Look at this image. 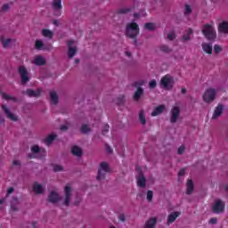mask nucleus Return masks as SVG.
<instances>
[{
    "label": "nucleus",
    "instance_id": "c03bdc74",
    "mask_svg": "<svg viewBox=\"0 0 228 228\" xmlns=\"http://www.w3.org/2000/svg\"><path fill=\"white\" fill-rule=\"evenodd\" d=\"M191 13V7L189 4H185L184 15H189Z\"/></svg>",
    "mask_w": 228,
    "mask_h": 228
},
{
    "label": "nucleus",
    "instance_id": "f3484780",
    "mask_svg": "<svg viewBox=\"0 0 228 228\" xmlns=\"http://www.w3.org/2000/svg\"><path fill=\"white\" fill-rule=\"evenodd\" d=\"M64 191H65V200H64V204L65 206H69L70 205V186L67 185L64 188Z\"/></svg>",
    "mask_w": 228,
    "mask_h": 228
},
{
    "label": "nucleus",
    "instance_id": "6ab92c4d",
    "mask_svg": "<svg viewBox=\"0 0 228 228\" xmlns=\"http://www.w3.org/2000/svg\"><path fill=\"white\" fill-rule=\"evenodd\" d=\"M143 94H144L143 88H142L141 86L137 87L133 97L134 101H135V102H138V101L142 99V96L143 95Z\"/></svg>",
    "mask_w": 228,
    "mask_h": 228
},
{
    "label": "nucleus",
    "instance_id": "338daca9",
    "mask_svg": "<svg viewBox=\"0 0 228 228\" xmlns=\"http://www.w3.org/2000/svg\"><path fill=\"white\" fill-rule=\"evenodd\" d=\"M224 190L228 191V184L225 185Z\"/></svg>",
    "mask_w": 228,
    "mask_h": 228
},
{
    "label": "nucleus",
    "instance_id": "58836bf2",
    "mask_svg": "<svg viewBox=\"0 0 228 228\" xmlns=\"http://www.w3.org/2000/svg\"><path fill=\"white\" fill-rule=\"evenodd\" d=\"M156 86H158V83L156 82V79L150 81V83H149L150 88L154 89V88H156Z\"/></svg>",
    "mask_w": 228,
    "mask_h": 228
},
{
    "label": "nucleus",
    "instance_id": "4d7b16f0",
    "mask_svg": "<svg viewBox=\"0 0 228 228\" xmlns=\"http://www.w3.org/2000/svg\"><path fill=\"white\" fill-rule=\"evenodd\" d=\"M67 129H69V127L65 125L61 126V131H67Z\"/></svg>",
    "mask_w": 228,
    "mask_h": 228
},
{
    "label": "nucleus",
    "instance_id": "69168bd1",
    "mask_svg": "<svg viewBox=\"0 0 228 228\" xmlns=\"http://www.w3.org/2000/svg\"><path fill=\"white\" fill-rule=\"evenodd\" d=\"M53 24H54L55 26H58V20H53Z\"/></svg>",
    "mask_w": 228,
    "mask_h": 228
},
{
    "label": "nucleus",
    "instance_id": "a211bd4d",
    "mask_svg": "<svg viewBox=\"0 0 228 228\" xmlns=\"http://www.w3.org/2000/svg\"><path fill=\"white\" fill-rule=\"evenodd\" d=\"M42 94V89H37V91L33 89H27L26 94L28 97H40V94Z\"/></svg>",
    "mask_w": 228,
    "mask_h": 228
},
{
    "label": "nucleus",
    "instance_id": "864d4df0",
    "mask_svg": "<svg viewBox=\"0 0 228 228\" xmlns=\"http://www.w3.org/2000/svg\"><path fill=\"white\" fill-rule=\"evenodd\" d=\"M106 151L107 152H109V154H111L113 152V150H111V147H110V145H106Z\"/></svg>",
    "mask_w": 228,
    "mask_h": 228
},
{
    "label": "nucleus",
    "instance_id": "5fc2aeb1",
    "mask_svg": "<svg viewBox=\"0 0 228 228\" xmlns=\"http://www.w3.org/2000/svg\"><path fill=\"white\" fill-rule=\"evenodd\" d=\"M13 191H14L13 187H10V188L7 190V195H11V193H13Z\"/></svg>",
    "mask_w": 228,
    "mask_h": 228
},
{
    "label": "nucleus",
    "instance_id": "f257e3e1",
    "mask_svg": "<svg viewBox=\"0 0 228 228\" xmlns=\"http://www.w3.org/2000/svg\"><path fill=\"white\" fill-rule=\"evenodd\" d=\"M140 33V28L136 24V22H131L126 24V35L128 38H132L134 40V45H137L138 40H136V37Z\"/></svg>",
    "mask_w": 228,
    "mask_h": 228
},
{
    "label": "nucleus",
    "instance_id": "ddd939ff",
    "mask_svg": "<svg viewBox=\"0 0 228 228\" xmlns=\"http://www.w3.org/2000/svg\"><path fill=\"white\" fill-rule=\"evenodd\" d=\"M2 110H3V111H4L7 118H10V120H12V122H17V120H19L17 116H15L13 113H12L10 111V110L8 109V107H6V105H2Z\"/></svg>",
    "mask_w": 228,
    "mask_h": 228
},
{
    "label": "nucleus",
    "instance_id": "1a4fd4ad",
    "mask_svg": "<svg viewBox=\"0 0 228 228\" xmlns=\"http://www.w3.org/2000/svg\"><path fill=\"white\" fill-rule=\"evenodd\" d=\"M52 8L55 11V15L60 17L61 15V10L63 6L61 5V0H53Z\"/></svg>",
    "mask_w": 228,
    "mask_h": 228
},
{
    "label": "nucleus",
    "instance_id": "b1692460",
    "mask_svg": "<svg viewBox=\"0 0 228 228\" xmlns=\"http://www.w3.org/2000/svg\"><path fill=\"white\" fill-rule=\"evenodd\" d=\"M34 63L37 67H43L44 65H45V59L42 57V55H38L35 58Z\"/></svg>",
    "mask_w": 228,
    "mask_h": 228
},
{
    "label": "nucleus",
    "instance_id": "473e14b6",
    "mask_svg": "<svg viewBox=\"0 0 228 228\" xmlns=\"http://www.w3.org/2000/svg\"><path fill=\"white\" fill-rule=\"evenodd\" d=\"M50 98L53 104H56L59 101L58 94L54 91L50 92Z\"/></svg>",
    "mask_w": 228,
    "mask_h": 228
},
{
    "label": "nucleus",
    "instance_id": "423d86ee",
    "mask_svg": "<svg viewBox=\"0 0 228 228\" xmlns=\"http://www.w3.org/2000/svg\"><path fill=\"white\" fill-rule=\"evenodd\" d=\"M18 72L20 76L21 85H26V83H28L29 76H28V69H26L24 66H20Z\"/></svg>",
    "mask_w": 228,
    "mask_h": 228
},
{
    "label": "nucleus",
    "instance_id": "c756f323",
    "mask_svg": "<svg viewBox=\"0 0 228 228\" xmlns=\"http://www.w3.org/2000/svg\"><path fill=\"white\" fill-rule=\"evenodd\" d=\"M42 35H43V37H45V38H50V39H52V38H53V31H51V30H49V29H47V28H44V29L42 30Z\"/></svg>",
    "mask_w": 228,
    "mask_h": 228
},
{
    "label": "nucleus",
    "instance_id": "de8ad7c7",
    "mask_svg": "<svg viewBox=\"0 0 228 228\" xmlns=\"http://www.w3.org/2000/svg\"><path fill=\"white\" fill-rule=\"evenodd\" d=\"M167 38H168V40H174L175 38V34L174 32L169 33L167 35Z\"/></svg>",
    "mask_w": 228,
    "mask_h": 228
},
{
    "label": "nucleus",
    "instance_id": "dca6fc26",
    "mask_svg": "<svg viewBox=\"0 0 228 228\" xmlns=\"http://www.w3.org/2000/svg\"><path fill=\"white\" fill-rule=\"evenodd\" d=\"M48 200L49 202H52V204H56V202H59L60 200V195H58L56 191H52L48 195Z\"/></svg>",
    "mask_w": 228,
    "mask_h": 228
},
{
    "label": "nucleus",
    "instance_id": "bf43d9fd",
    "mask_svg": "<svg viewBox=\"0 0 228 228\" xmlns=\"http://www.w3.org/2000/svg\"><path fill=\"white\" fill-rule=\"evenodd\" d=\"M186 92H187L186 88L183 87V88H182V94H183V95H184V94H186Z\"/></svg>",
    "mask_w": 228,
    "mask_h": 228
},
{
    "label": "nucleus",
    "instance_id": "aec40b11",
    "mask_svg": "<svg viewBox=\"0 0 228 228\" xmlns=\"http://www.w3.org/2000/svg\"><path fill=\"white\" fill-rule=\"evenodd\" d=\"M181 214L179 212H174L168 215L167 216V224L170 225V224H174L175 220H177L178 216Z\"/></svg>",
    "mask_w": 228,
    "mask_h": 228
},
{
    "label": "nucleus",
    "instance_id": "9d476101",
    "mask_svg": "<svg viewBox=\"0 0 228 228\" xmlns=\"http://www.w3.org/2000/svg\"><path fill=\"white\" fill-rule=\"evenodd\" d=\"M179 115H181V109L179 107H173L171 110V124H175L177 122V118H179Z\"/></svg>",
    "mask_w": 228,
    "mask_h": 228
},
{
    "label": "nucleus",
    "instance_id": "c85d7f7f",
    "mask_svg": "<svg viewBox=\"0 0 228 228\" xmlns=\"http://www.w3.org/2000/svg\"><path fill=\"white\" fill-rule=\"evenodd\" d=\"M54 140H56V134H50L48 135L45 139V145H51V143H53V142H54Z\"/></svg>",
    "mask_w": 228,
    "mask_h": 228
},
{
    "label": "nucleus",
    "instance_id": "c9c22d12",
    "mask_svg": "<svg viewBox=\"0 0 228 228\" xmlns=\"http://www.w3.org/2000/svg\"><path fill=\"white\" fill-rule=\"evenodd\" d=\"M35 47L38 51L42 50V48L44 47V43L42 42V40H37L35 43Z\"/></svg>",
    "mask_w": 228,
    "mask_h": 228
},
{
    "label": "nucleus",
    "instance_id": "e2e57ef3",
    "mask_svg": "<svg viewBox=\"0 0 228 228\" xmlns=\"http://www.w3.org/2000/svg\"><path fill=\"white\" fill-rule=\"evenodd\" d=\"M32 227L37 228V222L32 223Z\"/></svg>",
    "mask_w": 228,
    "mask_h": 228
},
{
    "label": "nucleus",
    "instance_id": "4be33fe9",
    "mask_svg": "<svg viewBox=\"0 0 228 228\" xmlns=\"http://www.w3.org/2000/svg\"><path fill=\"white\" fill-rule=\"evenodd\" d=\"M202 50L207 54H213V45L208 43H202L201 45Z\"/></svg>",
    "mask_w": 228,
    "mask_h": 228
},
{
    "label": "nucleus",
    "instance_id": "09e8293b",
    "mask_svg": "<svg viewBox=\"0 0 228 228\" xmlns=\"http://www.w3.org/2000/svg\"><path fill=\"white\" fill-rule=\"evenodd\" d=\"M10 9V4H5L2 6L3 12H6V10Z\"/></svg>",
    "mask_w": 228,
    "mask_h": 228
},
{
    "label": "nucleus",
    "instance_id": "680f3d73",
    "mask_svg": "<svg viewBox=\"0 0 228 228\" xmlns=\"http://www.w3.org/2000/svg\"><path fill=\"white\" fill-rule=\"evenodd\" d=\"M125 54H126V56H128V58L131 57V53L130 52H126Z\"/></svg>",
    "mask_w": 228,
    "mask_h": 228
},
{
    "label": "nucleus",
    "instance_id": "20e7f679",
    "mask_svg": "<svg viewBox=\"0 0 228 228\" xmlns=\"http://www.w3.org/2000/svg\"><path fill=\"white\" fill-rule=\"evenodd\" d=\"M107 172H110V166L106 162H102L98 170V175L96 176L97 181L104 179V177H106Z\"/></svg>",
    "mask_w": 228,
    "mask_h": 228
},
{
    "label": "nucleus",
    "instance_id": "f704fd0d",
    "mask_svg": "<svg viewBox=\"0 0 228 228\" xmlns=\"http://www.w3.org/2000/svg\"><path fill=\"white\" fill-rule=\"evenodd\" d=\"M145 29L148 31H154L156 29V25L154 23L148 22L144 25Z\"/></svg>",
    "mask_w": 228,
    "mask_h": 228
},
{
    "label": "nucleus",
    "instance_id": "603ef678",
    "mask_svg": "<svg viewBox=\"0 0 228 228\" xmlns=\"http://www.w3.org/2000/svg\"><path fill=\"white\" fill-rule=\"evenodd\" d=\"M184 152V146H180L177 151V154H183Z\"/></svg>",
    "mask_w": 228,
    "mask_h": 228
},
{
    "label": "nucleus",
    "instance_id": "6e6552de",
    "mask_svg": "<svg viewBox=\"0 0 228 228\" xmlns=\"http://www.w3.org/2000/svg\"><path fill=\"white\" fill-rule=\"evenodd\" d=\"M136 181L139 188H145V186H147V179L145 178V175H143L142 169H139V175L136 176Z\"/></svg>",
    "mask_w": 228,
    "mask_h": 228
},
{
    "label": "nucleus",
    "instance_id": "13d9d810",
    "mask_svg": "<svg viewBox=\"0 0 228 228\" xmlns=\"http://www.w3.org/2000/svg\"><path fill=\"white\" fill-rule=\"evenodd\" d=\"M119 101V104H122V102H124V96L118 98Z\"/></svg>",
    "mask_w": 228,
    "mask_h": 228
},
{
    "label": "nucleus",
    "instance_id": "a878e982",
    "mask_svg": "<svg viewBox=\"0 0 228 228\" xmlns=\"http://www.w3.org/2000/svg\"><path fill=\"white\" fill-rule=\"evenodd\" d=\"M219 31L220 33H224V35L228 34V22L223 21L219 24Z\"/></svg>",
    "mask_w": 228,
    "mask_h": 228
},
{
    "label": "nucleus",
    "instance_id": "9b49d317",
    "mask_svg": "<svg viewBox=\"0 0 228 228\" xmlns=\"http://www.w3.org/2000/svg\"><path fill=\"white\" fill-rule=\"evenodd\" d=\"M74 45V41H68V56L69 58H74L76 53H77V48L72 47Z\"/></svg>",
    "mask_w": 228,
    "mask_h": 228
},
{
    "label": "nucleus",
    "instance_id": "3c124183",
    "mask_svg": "<svg viewBox=\"0 0 228 228\" xmlns=\"http://www.w3.org/2000/svg\"><path fill=\"white\" fill-rule=\"evenodd\" d=\"M185 169L182 168L179 172H178V177H183V175H184L185 174Z\"/></svg>",
    "mask_w": 228,
    "mask_h": 228
},
{
    "label": "nucleus",
    "instance_id": "72a5a7b5",
    "mask_svg": "<svg viewBox=\"0 0 228 228\" xmlns=\"http://www.w3.org/2000/svg\"><path fill=\"white\" fill-rule=\"evenodd\" d=\"M129 12H131V8H120L116 12V13L118 15H125V13H129Z\"/></svg>",
    "mask_w": 228,
    "mask_h": 228
},
{
    "label": "nucleus",
    "instance_id": "2f4dec72",
    "mask_svg": "<svg viewBox=\"0 0 228 228\" xmlns=\"http://www.w3.org/2000/svg\"><path fill=\"white\" fill-rule=\"evenodd\" d=\"M139 122H141L142 126H145V124H147V119L145 118V112L143 110H141L139 112Z\"/></svg>",
    "mask_w": 228,
    "mask_h": 228
},
{
    "label": "nucleus",
    "instance_id": "ea45409f",
    "mask_svg": "<svg viewBox=\"0 0 228 228\" xmlns=\"http://www.w3.org/2000/svg\"><path fill=\"white\" fill-rule=\"evenodd\" d=\"M108 131H110V125H104L103 129L102 130V134H103V136H105V134H108Z\"/></svg>",
    "mask_w": 228,
    "mask_h": 228
},
{
    "label": "nucleus",
    "instance_id": "cd10ccee",
    "mask_svg": "<svg viewBox=\"0 0 228 228\" xmlns=\"http://www.w3.org/2000/svg\"><path fill=\"white\" fill-rule=\"evenodd\" d=\"M195 186L193 184V181L191 180H188L187 181V195H191V193H193V190H194Z\"/></svg>",
    "mask_w": 228,
    "mask_h": 228
},
{
    "label": "nucleus",
    "instance_id": "39448f33",
    "mask_svg": "<svg viewBox=\"0 0 228 228\" xmlns=\"http://www.w3.org/2000/svg\"><path fill=\"white\" fill-rule=\"evenodd\" d=\"M216 97V90L213 88H208L203 94V101L205 102H213Z\"/></svg>",
    "mask_w": 228,
    "mask_h": 228
},
{
    "label": "nucleus",
    "instance_id": "8fccbe9b",
    "mask_svg": "<svg viewBox=\"0 0 228 228\" xmlns=\"http://www.w3.org/2000/svg\"><path fill=\"white\" fill-rule=\"evenodd\" d=\"M118 220H120V222H126V216L124 214H120L118 216Z\"/></svg>",
    "mask_w": 228,
    "mask_h": 228
},
{
    "label": "nucleus",
    "instance_id": "a18cd8bd",
    "mask_svg": "<svg viewBox=\"0 0 228 228\" xmlns=\"http://www.w3.org/2000/svg\"><path fill=\"white\" fill-rule=\"evenodd\" d=\"M61 170H63V167L59 165L53 166V172H61Z\"/></svg>",
    "mask_w": 228,
    "mask_h": 228
},
{
    "label": "nucleus",
    "instance_id": "e433bc0d",
    "mask_svg": "<svg viewBox=\"0 0 228 228\" xmlns=\"http://www.w3.org/2000/svg\"><path fill=\"white\" fill-rule=\"evenodd\" d=\"M160 51H162V53H172V49H170V47H168L167 45H161Z\"/></svg>",
    "mask_w": 228,
    "mask_h": 228
},
{
    "label": "nucleus",
    "instance_id": "f03ea898",
    "mask_svg": "<svg viewBox=\"0 0 228 228\" xmlns=\"http://www.w3.org/2000/svg\"><path fill=\"white\" fill-rule=\"evenodd\" d=\"M202 33L207 40H215V38H216V31L215 30V27L212 25H203Z\"/></svg>",
    "mask_w": 228,
    "mask_h": 228
},
{
    "label": "nucleus",
    "instance_id": "774afa93",
    "mask_svg": "<svg viewBox=\"0 0 228 228\" xmlns=\"http://www.w3.org/2000/svg\"><path fill=\"white\" fill-rule=\"evenodd\" d=\"M75 63H79V59H76Z\"/></svg>",
    "mask_w": 228,
    "mask_h": 228
},
{
    "label": "nucleus",
    "instance_id": "5701e85b",
    "mask_svg": "<svg viewBox=\"0 0 228 228\" xmlns=\"http://www.w3.org/2000/svg\"><path fill=\"white\" fill-rule=\"evenodd\" d=\"M158 224V219L156 217L150 218L146 223L144 228H154Z\"/></svg>",
    "mask_w": 228,
    "mask_h": 228
},
{
    "label": "nucleus",
    "instance_id": "bb28decb",
    "mask_svg": "<svg viewBox=\"0 0 228 228\" xmlns=\"http://www.w3.org/2000/svg\"><path fill=\"white\" fill-rule=\"evenodd\" d=\"M0 95H1L2 99H4V101H12V102H17V98L16 97L6 94L4 92H0Z\"/></svg>",
    "mask_w": 228,
    "mask_h": 228
},
{
    "label": "nucleus",
    "instance_id": "2eb2a0df",
    "mask_svg": "<svg viewBox=\"0 0 228 228\" xmlns=\"http://www.w3.org/2000/svg\"><path fill=\"white\" fill-rule=\"evenodd\" d=\"M165 110H167V106L163 104L157 106L151 112V117H158V115H161Z\"/></svg>",
    "mask_w": 228,
    "mask_h": 228
},
{
    "label": "nucleus",
    "instance_id": "f8f14e48",
    "mask_svg": "<svg viewBox=\"0 0 228 228\" xmlns=\"http://www.w3.org/2000/svg\"><path fill=\"white\" fill-rule=\"evenodd\" d=\"M0 40L2 42L4 49H10L13 44H15V39L12 38H4V37H1Z\"/></svg>",
    "mask_w": 228,
    "mask_h": 228
},
{
    "label": "nucleus",
    "instance_id": "052dcab7",
    "mask_svg": "<svg viewBox=\"0 0 228 228\" xmlns=\"http://www.w3.org/2000/svg\"><path fill=\"white\" fill-rule=\"evenodd\" d=\"M142 84H140V83H138V82L134 83V86H142Z\"/></svg>",
    "mask_w": 228,
    "mask_h": 228
},
{
    "label": "nucleus",
    "instance_id": "393cba45",
    "mask_svg": "<svg viewBox=\"0 0 228 228\" xmlns=\"http://www.w3.org/2000/svg\"><path fill=\"white\" fill-rule=\"evenodd\" d=\"M33 191L37 195H41V193H44V187L42 186V184H39L38 183L36 182L33 184Z\"/></svg>",
    "mask_w": 228,
    "mask_h": 228
},
{
    "label": "nucleus",
    "instance_id": "7ed1b4c3",
    "mask_svg": "<svg viewBox=\"0 0 228 228\" xmlns=\"http://www.w3.org/2000/svg\"><path fill=\"white\" fill-rule=\"evenodd\" d=\"M160 85L165 88V90H170L174 86V77L170 75H166L161 77Z\"/></svg>",
    "mask_w": 228,
    "mask_h": 228
},
{
    "label": "nucleus",
    "instance_id": "412c9836",
    "mask_svg": "<svg viewBox=\"0 0 228 228\" xmlns=\"http://www.w3.org/2000/svg\"><path fill=\"white\" fill-rule=\"evenodd\" d=\"M71 153L73 156H77V158H81L83 156V150L78 146L75 145L71 148Z\"/></svg>",
    "mask_w": 228,
    "mask_h": 228
},
{
    "label": "nucleus",
    "instance_id": "a19ab883",
    "mask_svg": "<svg viewBox=\"0 0 228 228\" xmlns=\"http://www.w3.org/2000/svg\"><path fill=\"white\" fill-rule=\"evenodd\" d=\"M31 151H32L34 154H38V152H40V147H38V145H34V146L31 148Z\"/></svg>",
    "mask_w": 228,
    "mask_h": 228
},
{
    "label": "nucleus",
    "instance_id": "4468645a",
    "mask_svg": "<svg viewBox=\"0 0 228 228\" xmlns=\"http://www.w3.org/2000/svg\"><path fill=\"white\" fill-rule=\"evenodd\" d=\"M222 113H224V105L219 103L214 110L213 116H212V120H215V119L218 118V117H221Z\"/></svg>",
    "mask_w": 228,
    "mask_h": 228
},
{
    "label": "nucleus",
    "instance_id": "49530a36",
    "mask_svg": "<svg viewBox=\"0 0 228 228\" xmlns=\"http://www.w3.org/2000/svg\"><path fill=\"white\" fill-rule=\"evenodd\" d=\"M218 223V219L216 217H212L209 219L208 224H212V225H215Z\"/></svg>",
    "mask_w": 228,
    "mask_h": 228
},
{
    "label": "nucleus",
    "instance_id": "6e6d98bb",
    "mask_svg": "<svg viewBox=\"0 0 228 228\" xmlns=\"http://www.w3.org/2000/svg\"><path fill=\"white\" fill-rule=\"evenodd\" d=\"M12 165H14V167H19V166H20V161L14 160V161H12Z\"/></svg>",
    "mask_w": 228,
    "mask_h": 228
},
{
    "label": "nucleus",
    "instance_id": "0e129e2a",
    "mask_svg": "<svg viewBox=\"0 0 228 228\" xmlns=\"http://www.w3.org/2000/svg\"><path fill=\"white\" fill-rule=\"evenodd\" d=\"M4 204V199H0V205Z\"/></svg>",
    "mask_w": 228,
    "mask_h": 228
},
{
    "label": "nucleus",
    "instance_id": "37998d69",
    "mask_svg": "<svg viewBox=\"0 0 228 228\" xmlns=\"http://www.w3.org/2000/svg\"><path fill=\"white\" fill-rule=\"evenodd\" d=\"M222 51V46L218 45H215L214 46V53L216 54H218V53H221Z\"/></svg>",
    "mask_w": 228,
    "mask_h": 228
},
{
    "label": "nucleus",
    "instance_id": "4c0bfd02",
    "mask_svg": "<svg viewBox=\"0 0 228 228\" xmlns=\"http://www.w3.org/2000/svg\"><path fill=\"white\" fill-rule=\"evenodd\" d=\"M152 197H154V192L152 191H148L146 197L148 202H152Z\"/></svg>",
    "mask_w": 228,
    "mask_h": 228
},
{
    "label": "nucleus",
    "instance_id": "0eeeda50",
    "mask_svg": "<svg viewBox=\"0 0 228 228\" xmlns=\"http://www.w3.org/2000/svg\"><path fill=\"white\" fill-rule=\"evenodd\" d=\"M225 209V203H224V201H222L221 200H218L215 202L214 206H213V213L216 214H220V213H224Z\"/></svg>",
    "mask_w": 228,
    "mask_h": 228
},
{
    "label": "nucleus",
    "instance_id": "7c9ffc66",
    "mask_svg": "<svg viewBox=\"0 0 228 228\" xmlns=\"http://www.w3.org/2000/svg\"><path fill=\"white\" fill-rule=\"evenodd\" d=\"M191 35H193V29L188 28L187 33L183 36V40L187 42L188 40L191 39Z\"/></svg>",
    "mask_w": 228,
    "mask_h": 228
},
{
    "label": "nucleus",
    "instance_id": "79ce46f5",
    "mask_svg": "<svg viewBox=\"0 0 228 228\" xmlns=\"http://www.w3.org/2000/svg\"><path fill=\"white\" fill-rule=\"evenodd\" d=\"M82 133H90V127H88V125H83L81 127Z\"/></svg>",
    "mask_w": 228,
    "mask_h": 228
}]
</instances>
